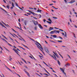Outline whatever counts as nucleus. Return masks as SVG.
Here are the masks:
<instances>
[{"mask_svg": "<svg viewBox=\"0 0 77 77\" xmlns=\"http://www.w3.org/2000/svg\"><path fill=\"white\" fill-rule=\"evenodd\" d=\"M55 29H59V28H57L56 27H54Z\"/></svg>", "mask_w": 77, "mask_h": 77, "instance_id": "nucleus-56", "label": "nucleus"}, {"mask_svg": "<svg viewBox=\"0 0 77 77\" xmlns=\"http://www.w3.org/2000/svg\"><path fill=\"white\" fill-rule=\"evenodd\" d=\"M51 2H54V3H56V1H53V0H52Z\"/></svg>", "mask_w": 77, "mask_h": 77, "instance_id": "nucleus-41", "label": "nucleus"}, {"mask_svg": "<svg viewBox=\"0 0 77 77\" xmlns=\"http://www.w3.org/2000/svg\"><path fill=\"white\" fill-rule=\"evenodd\" d=\"M22 45H23V46H24V47H26V48H28V47H27V46L24 45L23 44H22Z\"/></svg>", "mask_w": 77, "mask_h": 77, "instance_id": "nucleus-13", "label": "nucleus"}, {"mask_svg": "<svg viewBox=\"0 0 77 77\" xmlns=\"http://www.w3.org/2000/svg\"><path fill=\"white\" fill-rule=\"evenodd\" d=\"M43 62V63H44L45 65H47V64H46V63H45V62Z\"/></svg>", "mask_w": 77, "mask_h": 77, "instance_id": "nucleus-55", "label": "nucleus"}, {"mask_svg": "<svg viewBox=\"0 0 77 77\" xmlns=\"http://www.w3.org/2000/svg\"><path fill=\"white\" fill-rule=\"evenodd\" d=\"M1 39H2V40H3V41H5V40L4 38H2Z\"/></svg>", "mask_w": 77, "mask_h": 77, "instance_id": "nucleus-45", "label": "nucleus"}, {"mask_svg": "<svg viewBox=\"0 0 77 77\" xmlns=\"http://www.w3.org/2000/svg\"><path fill=\"white\" fill-rule=\"evenodd\" d=\"M45 51L48 53H49V51H48V50L47 49H46L45 50Z\"/></svg>", "mask_w": 77, "mask_h": 77, "instance_id": "nucleus-17", "label": "nucleus"}, {"mask_svg": "<svg viewBox=\"0 0 77 77\" xmlns=\"http://www.w3.org/2000/svg\"><path fill=\"white\" fill-rule=\"evenodd\" d=\"M64 33H65V35H64L65 37H66V38H67V34H66V32H65Z\"/></svg>", "mask_w": 77, "mask_h": 77, "instance_id": "nucleus-15", "label": "nucleus"}, {"mask_svg": "<svg viewBox=\"0 0 77 77\" xmlns=\"http://www.w3.org/2000/svg\"><path fill=\"white\" fill-rule=\"evenodd\" d=\"M13 50H14V51H15V53H17V54H18V56H20V54H18V51H17V50L15 49H13Z\"/></svg>", "mask_w": 77, "mask_h": 77, "instance_id": "nucleus-2", "label": "nucleus"}, {"mask_svg": "<svg viewBox=\"0 0 77 77\" xmlns=\"http://www.w3.org/2000/svg\"><path fill=\"white\" fill-rule=\"evenodd\" d=\"M53 29H54V28H53V27H50L49 28V31H51V30H53Z\"/></svg>", "mask_w": 77, "mask_h": 77, "instance_id": "nucleus-7", "label": "nucleus"}, {"mask_svg": "<svg viewBox=\"0 0 77 77\" xmlns=\"http://www.w3.org/2000/svg\"><path fill=\"white\" fill-rule=\"evenodd\" d=\"M36 74H37V75H38V76H39V77H41V76H40V75H39L38 74L36 73Z\"/></svg>", "mask_w": 77, "mask_h": 77, "instance_id": "nucleus-50", "label": "nucleus"}, {"mask_svg": "<svg viewBox=\"0 0 77 77\" xmlns=\"http://www.w3.org/2000/svg\"><path fill=\"white\" fill-rule=\"evenodd\" d=\"M32 14H33V15L35 16V15H37V14H35V13L34 12H32Z\"/></svg>", "mask_w": 77, "mask_h": 77, "instance_id": "nucleus-19", "label": "nucleus"}, {"mask_svg": "<svg viewBox=\"0 0 77 77\" xmlns=\"http://www.w3.org/2000/svg\"><path fill=\"white\" fill-rule=\"evenodd\" d=\"M48 21H49L50 22H51L52 21H51V19H50V18H49L48 19Z\"/></svg>", "mask_w": 77, "mask_h": 77, "instance_id": "nucleus-35", "label": "nucleus"}, {"mask_svg": "<svg viewBox=\"0 0 77 77\" xmlns=\"http://www.w3.org/2000/svg\"><path fill=\"white\" fill-rule=\"evenodd\" d=\"M1 25L2 26V27H5V26H4V25H3V24H1Z\"/></svg>", "mask_w": 77, "mask_h": 77, "instance_id": "nucleus-46", "label": "nucleus"}, {"mask_svg": "<svg viewBox=\"0 0 77 77\" xmlns=\"http://www.w3.org/2000/svg\"><path fill=\"white\" fill-rule=\"evenodd\" d=\"M27 21L26 20H24L25 24L26 26V23H27Z\"/></svg>", "mask_w": 77, "mask_h": 77, "instance_id": "nucleus-22", "label": "nucleus"}, {"mask_svg": "<svg viewBox=\"0 0 77 77\" xmlns=\"http://www.w3.org/2000/svg\"><path fill=\"white\" fill-rule=\"evenodd\" d=\"M55 55L58 58H59V55H58L57 53L56 54H55Z\"/></svg>", "mask_w": 77, "mask_h": 77, "instance_id": "nucleus-18", "label": "nucleus"}, {"mask_svg": "<svg viewBox=\"0 0 77 77\" xmlns=\"http://www.w3.org/2000/svg\"><path fill=\"white\" fill-rule=\"evenodd\" d=\"M53 38H56L57 37V36L56 35H53Z\"/></svg>", "mask_w": 77, "mask_h": 77, "instance_id": "nucleus-30", "label": "nucleus"}, {"mask_svg": "<svg viewBox=\"0 0 77 77\" xmlns=\"http://www.w3.org/2000/svg\"><path fill=\"white\" fill-rule=\"evenodd\" d=\"M21 38L22 39V40H23V41H24L25 42H26V41H25V40H24V38H22V37H21Z\"/></svg>", "mask_w": 77, "mask_h": 77, "instance_id": "nucleus-34", "label": "nucleus"}, {"mask_svg": "<svg viewBox=\"0 0 77 77\" xmlns=\"http://www.w3.org/2000/svg\"><path fill=\"white\" fill-rule=\"evenodd\" d=\"M56 31L55 30H54L53 31H51L50 32V34H53V33H55V32Z\"/></svg>", "mask_w": 77, "mask_h": 77, "instance_id": "nucleus-10", "label": "nucleus"}, {"mask_svg": "<svg viewBox=\"0 0 77 77\" xmlns=\"http://www.w3.org/2000/svg\"><path fill=\"white\" fill-rule=\"evenodd\" d=\"M29 57H30V58H31V59H33V58H32V56H29Z\"/></svg>", "mask_w": 77, "mask_h": 77, "instance_id": "nucleus-62", "label": "nucleus"}, {"mask_svg": "<svg viewBox=\"0 0 77 77\" xmlns=\"http://www.w3.org/2000/svg\"><path fill=\"white\" fill-rule=\"evenodd\" d=\"M0 8V9H2V10L3 11H5V12L6 13V14H8V11H6L5 10H4V9H3L2 8Z\"/></svg>", "mask_w": 77, "mask_h": 77, "instance_id": "nucleus-9", "label": "nucleus"}, {"mask_svg": "<svg viewBox=\"0 0 77 77\" xmlns=\"http://www.w3.org/2000/svg\"><path fill=\"white\" fill-rule=\"evenodd\" d=\"M63 73L65 74V77H67L66 76V73L65 72H63Z\"/></svg>", "mask_w": 77, "mask_h": 77, "instance_id": "nucleus-31", "label": "nucleus"}, {"mask_svg": "<svg viewBox=\"0 0 77 77\" xmlns=\"http://www.w3.org/2000/svg\"><path fill=\"white\" fill-rule=\"evenodd\" d=\"M50 56H51L53 58V59H54L55 60H56L57 59H56V56H55V55H54V56H53V55H50Z\"/></svg>", "mask_w": 77, "mask_h": 77, "instance_id": "nucleus-5", "label": "nucleus"}, {"mask_svg": "<svg viewBox=\"0 0 77 77\" xmlns=\"http://www.w3.org/2000/svg\"><path fill=\"white\" fill-rule=\"evenodd\" d=\"M33 22L35 26H37V24L38 25V22L37 21H36L35 20H33Z\"/></svg>", "mask_w": 77, "mask_h": 77, "instance_id": "nucleus-1", "label": "nucleus"}, {"mask_svg": "<svg viewBox=\"0 0 77 77\" xmlns=\"http://www.w3.org/2000/svg\"><path fill=\"white\" fill-rule=\"evenodd\" d=\"M35 45H37V47H38V48L39 49V48H41V50H43V48H42V46H39V45H38L36 43H35Z\"/></svg>", "mask_w": 77, "mask_h": 77, "instance_id": "nucleus-3", "label": "nucleus"}, {"mask_svg": "<svg viewBox=\"0 0 77 77\" xmlns=\"http://www.w3.org/2000/svg\"><path fill=\"white\" fill-rule=\"evenodd\" d=\"M57 41V42H62V41H61V40H60V41L58 40Z\"/></svg>", "mask_w": 77, "mask_h": 77, "instance_id": "nucleus-32", "label": "nucleus"}, {"mask_svg": "<svg viewBox=\"0 0 77 77\" xmlns=\"http://www.w3.org/2000/svg\"><path fill=\"white\" fill-rule=\"evenodd\" d=\"M3 2H4V3H6V1H5V0H3Z\"/></svg>", "mask_w": 77, "mask_h": 77, "instance_id": "nucleus-53", "label": "nucleus"}, {"mask_svg": "<svg viewBox=\"0 0 77 77\" xmlns=\"http://www.w3.org/2000/svg\"><path fill=\"white\" fill-rule=\"evenodd\" d=\"M27 14H28V15H31V14L30 13H26Z\"/></svg>", "mask_w": 77, "mask_h": 77, "instance_id": "nucleus-57", "label": "nucleus"}, {"mask_svg": "<svg viewBox=\"0 0 77 77\" xmlns=\"http://www.w3.org/2000/svg\"><path fill=\"white\" fill-rule=\"evenodd\" d=\"M24 15H25V16H27V17H29V15H27L26 14H24Z\"/></svg>", "mask_w": 77, "mask_h": 77, "instance_id": "nucleus-48", "label": "nucleus"}, {"mask_svg": "<svg viewBox=\"0 0 77 77\" xmlns=\"http://www.w3.org/2000/svg\"><path fill=\"white\" fill-rule=\"evenodd\" d=\"M54 75H55V76H56V77H58V76H57V75H56V74H54Z\"/></svg>", "mask_w": 77, "mask_h": 77, "instance_id": "nucleus-54", "label": "nucleus"}, {"mask_svg": "<svg viewBox=\"0 0 77 77\" xmlns=\"http://www.w3.org/2000/svg\"><path fill=\"white\" fill-rule=\"evenodd\" d=\"M28 38H29V39H31V40H32V41H34V42H35V40L33 39L32 38H30L29 37H28Z\"/></svg>", "mask_w": 77, "mask_h": 77, "instance_id": "nucleus-21", "label": "nucleus"}, {"mask_svg": "<svg viewBox=\"0 0 77 77\" xmlns=\"http://www.w3.org/2000/svg\"><path fill=\"white\" fill-rule=\"evenodd\" d=\"M46 72H47V73H48V74H49V75H50V73H49V72H48V71H46Z\"/></svg>", "mask_w": 77, "mask_h": 77, "instance_id": "nucleus-49", "label": "nucleus"}, {"mask_svg": "<svg viewBox=\"0 0 77 77\" xmlns=\"http://www.w3.org/2000/svg\"><path fill=\"white\" fill-rule=\"evenodd\" d=\"M59 30H60L62 32H63V30L61 29H59Z\"/></svg>", "mask_w": 77, "mask_h": 77, "instance_id": "nucleus-47", "label": "nucleus"}, {"mask_svg": "<svg viewBox=\"0 0 77 77\" xmlns=\"http://www.w3.org/2000/svg\"><path fill=\"white\" fill-rule=\"evenodd\" d=\"M43 69H44L45 71H47V70H46V69H45V68H43Z\"/></svg>", "mask_w": 77, "mask_h": 77, "instance_id": "nucleus-63", "label": "nucleus"}, {"mask_svg": "<svg viewBox=\"0 0 77 77\" xmlns=\"http://www.w3.org/2000/svg\"><path fill=\"white\" fill-rule=\"evenodd\" d=\"M9 58H10V59H9V60H10V61H11V60H12V59L11 57H10Z\"/></svg>", "mask_w": 77, "mask_h": 77, "instance_id": "nucleus-52", "label": "nucleus"}, {"mask_svg": "<svg viewBox=\"0 0 77 77\" xmlns=\"http://www.w3.org/2000/svg\"><path fill=\"white\" fill-rule=\"evenodd\" d=\"M59 38H60V39H63V38L60 36H59Z\"/></svg>", "mask_w": 77, "mask_h": 77, "instance_id": "nucleus-59", "label": "nucleus"}, {"mask_svg": "<svg viewBox=\"0 0 77 77\" xmlns=\"http://www.w3.org/2000/svg\"><path fill=\"white\" fill-rule=\"evenodd\" d=\"M18 21H19V22H20V23L21 22L20 21V19L19 18L18 19Z\"/></svg>", "mask_w": 77, "mask_h": 77, "instance_id": "nucleus-60", "label": "nucleus"}, {"mask_svg": "<svg viewBox=\"0 0 77 77\" xmlns=\"http://www.w3.org/2000/svg\"><path fill=\"white\" fill-rule=\"evenodd\" d=\"M38 26H39V28H40L41 29H43V27H42L41 25L40 24H38Z\"/></svg>", "mask_w": 77, "mask_h": 77, "instance_id": "nucleus-6", "label": "nucleus"}, {"mask_svg": "<svg viewBox=\"0 0 77 77\" xmlns=\"http://www.w3.org/2000/svg\"><path fill=\"white\" fill-rule=\"evenodd\" d=\"M12 5L13 7H14V3H13V2L12 3Z\"/></svg>", "mask_w": 77, "mask_h": 77, "instance_id": "nucleus-36", "label": "nucleus"}, {"mask_svg": "<svg viewBox=\"0 0 77 77\" xmlns=\"http://www.w3.org/2000/svg\"><path fill=\"white\" fill-rule=\"evenodd\" d=\"M62 35L63 36L64 35H65V34H64V33H63V32H62Z\"/></svg>", "mask_w": 77, "mask_h": 77, "instance_id": "nucleus-43", "label": "nucleus"}, {"mask_svg": "<svg viewBox=\"0 0 77 77\" xmlns=\"http://www.w3.org/2000/svg\"><path fill=\"white\" fill-rule=\"evenodd\" d=\"M46 22L49 24H51V22H49L48 21H47Z\"/></svg>", "mask_w": 77, "mask_h": 77, "instance_id": "nucleus-29", "label": "nucleus"}, {"mask_svg": "<svg viewBox=\"0 0 77 77\" xmlns=\"http://www.w3.org/2000/svg\"><path fill=\"white\" fill-rule=\"evenodd\" d=\"M6 7H7V8H8V9H9V6L8 5H7L6 6Z\"/></svg>", "mask_w": 77, "mask_h": 77, "instance_id": "nucleus-40", "label": "nucleus"}, {"mask_svg": "<svg viewBox=\"0 0 77 77\" xmlns=\"http://www.w3.org/2000/svg\"><path fill=\"white\" fill-rule=\"evenodd\" d=\"M60 69L63 72H64V69H63L62 68H60Z\"/></svg>", "mask_w": 77, "mask_h": 77, "instance_id": "nucleus-12", "label": "nucleus"}, {"mask_svg": "<svg viewBox=\"0 0 77 77\" xmlns=\"http://www.w3.org/2000/svg\"><path fill=\"white\" fill-rule=\"evenodd\" d=\"M19 9H21V10H22V11H23V9L22 8H21L20 7H19Z\"/></svg>", "mask_w": 77, "mask_h": 77, "instance_id": "nucleus-51", "label": "nucleus"}, {"mask_svg": "<svg viewBox=\"0 0 77 77\" xmlns=\"http://www.w3.org/2000/svg\"><path fill=\"white\" fill-rule=\"evenodd\" d=\"M36 42L38 44V45H40V47H41V44H40L39 43V42Z\"/></svg>", "mask_w": 77, "mask_h": 77, "instance_id": "nucleus-25", "label": "nucleus"}, {"mask_svg": "<svg viewBox=\"0 0 77 77\" xmlns=\"http://www.w3.org/2000/svg\"><path fill=\"white\" fill-rule=\"evenodd\" d=\"M43 21H44V23H45V21H46V20L44 19V20H43Z\"/></svg>", "mask_w": 77, "mask_h": 77, "instance_id": "nucleus-61", "label": "nucleus"}, {"mask_svg": "<svg viewBox=\"0 0 77 77\" xmlns=\"http://www.w3.org/2000/svg\"><path fill=\"white\" fill-rule=\"evenodd\" d=\"M34 9L35 11H36V8H34Z\"/></svg>", "mask_w": 77, "mask_h": 77, "instance_id": "nucleus-64", "label": "nucleus"}, {"mask_svg": "<svg viewBox=\"0 0 77 77\" xmlns=\"http://www.w3.org/2000/svg\"><path fill=\"white\" fill-rule=\"evenodd\" d=\"M44 75H47V76H48V75L46 73H44Z\"/></svg>", "mask_w": 77, "mask_h": 77, "instance_id": "nucleus-38", "label": "nucleus"}, {"mask_svg": "<svg viewBox=\"0 0 77 77\" xmlns=\"http://www.w3.org/2000/svg\"><path fill=\"white\" fill-rule=\"evenodd\" d=\"M19 47H20V48H22L23 50H26V49H25L24 48H22V47H21V46H18Z\"/></svg>", "mask_w": 77, "mask_h": 77, "instance_id": "nucleus-16", "label": "nucleus"}, {"mask_svg": "<svg viewBox=\"0 0 77 77\" xmlns=\"http://www.w3.org/2000/svg\"><path fill=\"white\" fill-rule=\"evenodd\" d=\"M4 48H5V50H7V51H8V52H10V51H9V50H8V49H7V48H6L4 47Z\"/></svg>", "mask_w": 77, "mask_h": 77, "instance_id": "nucleus-27", "label": "nucleus"}, {"mask_svg": "<svg viewBox=\"0 0 77 77\" xmlns=\"http://www.w3.org/2000/svg\"><path fill=\"white\" fill-rule=\"evenodd\" d=\"M46 66H48V67H51V66L50 65H49V66L47 65H46Z\"/></svg>", "mask_w": 77, "mask_h": 77, "instance_id": "nucleus-39", "label": "nucleus"}, {"mask_svg": "<svg viewBox=\"0 0 77 77\" xmlns=\"http://www.w3.org/2000/svg\"><path fill=\"white\" fill-rule=\"evenodd\" d=\"M55 33H59V32H60V31L59 30H55Z\"/></svg>", "mask_w": 77, "mask_h": 77, "instance_id": "nucleus-11", "label": "nucleus"}, {"mask_svg": "<svg viewBox=\"0 0 77 77\" xmlns=\"http://www.w3.org/2000/svg\"><path fill=\"white\" fill-rule=\"evenodd\" d=\"M25 72H26V73L27 74V75L28 76V77H30V74L27 72V71H24Z\"/></svg>", "mask_w": 77, "mask_h": 77, "instance_id": "nucleus-8", "label": "nucleus"}, {"mask_svg": "<svg viewBox=\"0 0 77 77\" xmlns=\"http://www.w3.org/2000/svg\"><path fill=\"white\" fill-rule=\"evenodd\" d=\"M8 45H10V46H11V47H12V45L9 44V43H8Z\"/></svg>", "mask_w": 77, "mask_h": 77, "instance_id": "nucleus-37", "label": "nucleus"}, {"mask_svg": "<svg viewBox=\"0 0 77 77\" xmlns=\"http://www.w3.org/2000/svg\"><path fill=\"white\" fill-rule=\"evenodd\" d=\"M66 65H69V63H67L66 64Z\"/></svg>", "mask_w": 77, "mask_h": 77, "instance_id": "nucleus-58", "label": "nucleus"}, {"mask_svg": "<svg viewBox=\"0 0 77 77\" xmlns=\"http://www.w3.org/2000/svg\"><path fill=\"white\" fill-rule=\"evenodd\" d=\"M59 65H60V61H59L58 60L57 61Z\"/></svg>", "mask_w": 77, "mask_h": 77, "instance_id": "nucleus-26", "label": "nucleus"}, {"mask_svg": "<svg viewBox=\"0 0 77 77\" xmlns=\"http://www.w3.org/2000/svg\"><path fill=\"white\" fill-rule=\"evenodd\" d=\"M67 56H69V58L70 59H71V57H70V56H69V55L68 54H67Z\"/></svg>", "mask_w": 77, "mask_h": 77, "instance_id": "nucleus-44", "label": "nucleus"}, {"mask_svg": "<svg viewBox=\"0 0 77 77\" xmlns=\"http://www.w3.org/2000/svg\"><path fill=\"white\" fill-rule=\"evenodd\" d=\"M11 30H13V31H14V32H15L16 33H17L19 34L17 32H16V31H15V30H14V29H13L11 28Z\"/></svg>", "mask_w": 77, "mask_h": 77, "instance_id": "nucleus-20", "label": "nucleus"}, {"mask_svg": "<svg viewBox=\"0 0 77 77\" xmlns=\"http://www.w3.org/2000/svg\"><path fill=\"white\" fill-rule=\"evenodd\" d=\"M44 50H46V49H47V48H46V47L44 46Z\"/></svg>", "mask_w": 77, "mask_h": 77, "instance_id": "nucleus-33", "label": "nucleus"}, {"mask_svg": "<svg viewBox=\"0 0 77 77\" xmlns=\"http://www.w3.org/2000/svg\"><path fill=\"white\" fill-rule=\"evenodd\" d=\"M34 29L35 30H37V26H35L34 28Z\"/></svg>", "mask_w": 77, "mask_h": 77, "instance_id": "nucleus-28", "label": "nucleus"}, {"mask_svg": "<svg viewBox=\"0 0 77 77\" xmlns=\"http://www.w3.org/2000/svg\"><path fill=\"white\" fill-rule=\"evenodd\" d=\"M6 66V68H7V69H9V71H11V72H12V70H11L10 69H9V68H8L6 66Z\"/></svg>", "mask_w": 77, "mask_h": 77, "instance_id": "nucleus-24", "label": "nucleus"}, {"mask_svg": "<svg viewBox=\"0 0 77 77\" xmlns=\"http://www.w3.org/2000/svg\"><path fill=\"white\" fill-rule=\"evenodd\" d=\"M75 2V0H72L70 1V2H69V3H71L72 4V3H74Z\"/></svg>", "mask_w": 77, "mask_h": 77, "instance_id": "nucleus-4", "label": "nucleus"}, {"mask_svg": "<svg viewBox=\"0 0 77 77\" xmlns=\"http://www.w3.org/2000/svg\"><path fill=\"white\" fill-rule=\"evenodd\" d=\"M53 18H54V19H57V18L55 17H53Z\"/></svg>", "mask_w": 77, "mask_h": 77, "instance_id": "nucleus-42", "label": "nucleus"}, {"mask_svg": "<svg viewBox=\"0 0 77 77\" xmlns=\"http://www.w3.org/2000/svg\"><path fill=\"white\" fill-rule=\"evenodd\" d=\"M41 11H42V10H39V9H38V10L37 11V12H40V13Z\"/></svg>", "mask_w": 77, "mask_h": 77, "instance_id": "nucleus-14", "label": "nucleus"}, {"mask_svg": "<svg viewBox=\"0 0 77 77\" xmlns=\"http://www.w3.org/2000/svg\"><path fill=\"white\" fill-rule=\"evenodd\" d=\"M22 60H23V61H24L27 64V62H26V61L25 60H24V59H23V58H22Z\"/></svg>", "mask_w": 77, "mask_h": 77, "instance_id": "nucleus-23", "label": "nucleus"}]
</instances>
